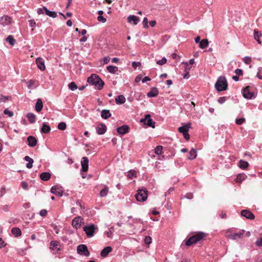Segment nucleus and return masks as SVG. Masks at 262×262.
Returning a JSON list of instances; mask_svg holds the SVG:
<instances>
[{
    "label": "nucleus",
    "mask_w": 262,
    "mask_h": 262,
    "mask_svg": "<svg viewBox=\"0 0 262 262\" xmlns=\"http://www.w3.org/2000/svg\"><path fill=\"white\" fill-rule=\"evenodd\" d=\"M88 82L90 84L95 85L99 90L102 89L104 84V82L99 76L94 74L88 78Z\"/></svg>",
    "instance_id": "obj_1"
},
{
    "label": "nucleus",
    "mask_w": 262,
    "mask_h": 262,
    "mask_svg": "<svg viewBox=\"0 0 262 262\" xmlns=\"http://www.w3.org/2000/svg\"><path fill=\"white\" fill-rule=\"evenodd\" d=\"M206 235L205 233L202 232H199L194 235L191 236L186 241V245L190 246L193 244H195L196 243L200 242L202 239H204L206 237Z\"/></svg>",
    "instance_id": "obj_2"
},
{
    "label": "nucleus",
    "mask_w": 262,
    "mask_h": 262,
    "mask_svg": "<svg viewBox=\"0 0 262 262\" xmlns=\"http://www.w3.org/2000/svg\"><path fill=\"white\" fill-rule=\"evenodd\" d=\"M227 82L225 77H220L215 83V87L218 91H223L227 88Z\"/></svg>",
    "instance_id": "obj_3"
},
{
    "label": "nucleus",
    "mask_w": 262,
    "mask_h": 262,
    "mask_svg": "<svg viewBox=\"0 0 262 262\" xmlns=\"http://www.w3.org/2000/svg\"><path fill=\"white\" fill-rule=\"evenodd\" d=\"M244 232H245L244 230H242L237 233H233L232 232L231 230H228L226 232V236L228 238H230V239H231L233 240H236L237 239L241 238L243 236Z\"/></svg>",
    "instance_id": "obj_4"
},
{
    "label": "nucleus",
    "mask_w": 262,
    "mask_h": 262,
    "mask_svg": "<svg viewBox=\"0 0 262 262\" xmlns=\"http://www.w3.org/2000/svg\"><path fill=\"white\" fill-rule=\"evenodd\" d=\"M135 196L138 201L144 202L147 198V191L145 189H139Z\"/></svg>",
    "instance_id": "obj_5"
},
{
    "label": "nucleus",
    "mask_w": 262,
    "mask_h": 262,
    "mask_svg": "<svg viewBox=\"0 0 262 262\" xmlns=\"http://www.w3.org/2000/svg\"><path fill=\"white\" fill-rule=\"evenodd\" d=\"M97 228L94 224L89 225L83 227V229L86 236L89 237H92Z\"/></svg>",
    "instance_id": "obj_6"
},
{
    "label": "nucleus",
    "mask_w": 262,
    "mask_h": 262,
    "mask_svg": "<svg viewBox=\"0 0 262 262\" xmlns=\"http://www.w3.org/2000/svg\"><path fill=\"white\" fill-rule=\"evenodd\" d=\"M141 122L143 123L144 124L147 125L149 127H151L152 128L155 127V123L152 119H151L150 115L147 114L145 115L144 118L141 120Z\"/></svg>",
    "instance_id": "obj_7"
},
{
    "label": "nucleus",
    "mask_w": 262,
    "mask_h": 262,
    "mask_svg": "<svg viewBox=\"0 0 262 262\" xmlns=\"http://www.w3.org/2000/svg\"><path fill=\"white\" fill-rule=\"evenodd\" d=\"M77 253L81 255L89 256L90 255V252L88 250V247L85 245L81 244L77 247Z\"/></svg>",
    "instance_id": "obj_8"
},
{
    "label": "nucleus",
    "mask_w": 262,
    "mask_h": 262,
    "mask_svg": "<svg viewBox=\"0 0 262 262\" xmlns=\"http://www.w3.org/2000/svg\"><path fill=\"white\" fill-rule=\"evenodd\" d=\"M83 223V219L80 216H77L72 220V225L73 228L77 229L80 228Z\"/></svg>",
    "instance_id": "obj_9"
},
{
    "label": "nucleus",
    "mask_w": 262,
    "mask_h": 262,
    "mask_svg": "<svg viewBox=\"0 0 262 262\" xmlns=\"http://www.w3.org/2000/svg\"><path fill=\"white\" fill-rule=\"evenodd\" d=\"M250 86H246L243 90V94L244 98L248 99L255 97L254 93L250 91Z\"/></svg>",
    "instance_id": "obj_10"
},
{
    "label": "nucleus",
    "mask_w": 262,
    "mask_h": 262,
    "mask_svg": "<svg viewBox=\"0 0 262 262\" xmlns=\"http://www.w3.org/2000/svg\"><path fill=\"white\" fill-rule=\"evenodd\" d=\"M81 170L84 172H86L89 168V159L87 157H84L82 158L81 161Z\"/></svg>",
    "instance_id": "obj_11"
},
{
    "label": "nucleus",
    "mask_w": 262,
    "mask_h": 262,
    "mask_svg": "<svg viewBox=\"0 0 262 262\" xmlns=\"http://www.w3.org/2000/svg\"><path fill=\"white\" fill-rule=\"evenodd\" d=\"M241 215L250 220H253L255 218L254 215L249 210H243L241 212Z\"/></svg>",
    "instance_id": "obj_12"
},
{
    "label": "nucleus",
    "mask_w": 262,
    "mask_h": 262,
    "mask_svg": "<svg viewBox=\"0 0 262 262\" xmlns=\"http://www.w3.org/2000/svg\"><path fill=\"white\" fill-rule=\"evenodd\" d=\"M36 63L39 70L41 71H44L45 70V60L43 58L40 57L37 58L36 59Z\"/></svg>",
    "instance_id": "obj_13"
},
{
    "label": "nucleus",
    "mask_w": 262,
    "mask_h": 262,
    "mask_svg": "<svg viewBox=\"0 0 262 262\" xmlns=\"http://www.w3.org/2000/svg\"><path fill=\"white\" fill-rule=\"evenodd\" d=\"M106 126L103 123L100 124L96 127V132L98 135H103L106 131Z\"/></svg>",
    "instance_id": "obj_14"
},
{
    "label": "nucleus",
    "mask_w": 262,
    "mask_h": 262,
    "mask_svg": "<svg viewBox=\"0 0 262 262\" xmlns=\"http://www.w3.org/2000/svg\"><path fill=\"white\" fill-rule=\"evenodd\" d=\"M11 20L12 19L10 17L7 15H4L1 17L0 23L3 26H7L11 24Z\"/></svg>",
    "instance_id": "obj_15"
},
{
    "label": "nucleus",
    "mask_w": 262,
    "mask_h": 262,
    "mask_svg": "<svg viewBox=\"0 0 262 262\" xmlns=\"http://www.w3.org/2000/svg\"><path fill=\"white\" fill-rule=\"evenodd\" d=\"M117 132L120 135H124L129 132V126L127 125H123L117 128Z\"/></svg>",
    "instance_id": "obj_16"
},
{
    "label": "nucleus",
    "mask_w": 262,
    "mask_h": 262,
    "mask_svg": "<svg viewBox=\"0 0 262 262\" xmlns=\"http://www.w3.org/2000/svg\"><path fill=\"white\" fill-rule=\"evenodd\" d=\"M51 192L53 194L58 195L59 196H62L63 194V191L60 188H58L55 186L52 187L51 189Z\"/></svg>",
    "instance_id": "obj_17"
},
{
    "label": "nucleus",
    "mask_w": 262,
    "mask_h": 262,
    "mask_svg": "<svg viewBox=\"0 0 262 262\" xmlns=\"http://www.w3.org/2000/svg\"><path fill=\"white\" fill-rule=\"evenodd\" d=\"M127 20L129 23L136 25L139 22L140 19L137 16L133 15L128 16Z\"/></svg>",
    "instance_id": "obj_18"
},
{
    "label": "nucleus",
    "mask_w": 262,
    "mask_h": 262,
    "mask_svg": "<svg viewBox=\"0 0 262 262\" xmlns=\"http://www.w3.org/2000/svg\"><path fill=\"white\" fill-rule=\"evenodd\" d=\"M28 144L30 147H34L36 145L37 143V140L33 136H29L27 138Z\"/></svg>",
    "instance_id": "obj_19"
},
{
    "label": "nucleus",
    "mask_w": 262,
    "mask_h": 262,
    "mask_svg": "<svg viewBox=\"0 0 262 262\" xmlns=\"http://www.w3.org/2000/svg\"><path fill=\"white\" fill-rule=\"evenodd\" d=\"M159 93V91L157 88L154 87L151 88L150 91L147 93V96L149 98L155 97Z\"/></svg>",
    "instance_id": "obj_20"
},
{
    "label": "nucleus",
    "mask_w": 262,
    "mask_h": 262,
    "mask_svg": "<svg viewBox=\"0 0 262 262\" xmlns=\"http://www.w3.org/2000/svg\"><path fill=\"white\" fill-rule=\"evenodd\" d=\"M60 245L59 242L53 241L50 243V248L52 250H59Z\"/></svg>",
    "instance_id": "obj_21"
},
{
    "label": "nucleus",
    "mask_w": 262,
    "mask_h": 262,
    "mask_svg": "<svg viewBox=\"0 0 262 262\" xmlns=\"http://www.w3.org/2000/svg\"><path fill=\"white\" fill-rule=\"evenodd\" d=\"M191 127V123H188L183 126H181L178 128L179 132L182 133L183 135L187 133L189 131V129Z\"/></svg>",
    "instance_id": "obj_22"
},
{
    "label": "nucleus",
    "mask_w": 262,
    "mask_h": 262,
    "mask_svg": "<svg viewBox=\"0 0 262 262\" xmlns=\"http://www.w3.org/2000/svg\"><path fill=\"white\" fill-rule=\"evenodd\" d=\"M112 251V248L110 246L105 247L101 251L100 255L102 257H105Z\"/></svg>",
    "instance_id": "obj_23"
},
{
    "label": "nucleus",
    "mask_w": 262,
    "mask_h": 262,
    "mask_svg": "<svg viewBox=\"0 0 262 262\" xmlns=\"http://www.w3.org/2000/svg\"><path fill=\"white\" fill-rule=\"evenodd\" d=\"M24 160L28 162V163L26 164V167L28 168H31L33 167V163L34 162L33 159L30 157L27 156H25L24 158Z\"/></svg>",
    "instance_id": "obj_24"
},
{
    "label": "nucleus",
    "mask_w": 262,
    "mask_h": 262,
    "mask_svg": "<svg viewBox=\"0 0 262 262\" xmlns=\"http://www.w3.org/2000/svg\"><path fill=\"white\" fill-rule=\"evenodd\" d=\"M51 178V174L48 172H44L40 174V178L45 181H48Z\"/></svg>",
    "instance_id": "obj_25"
},
{
    "label": "nucleus",
    "mask_w": 262,
    "mask_h": 262,
    "mask_svg": "<svg viewBox=\"0 0 262 262\" xmlns=\"http://www.w3.org/2000/svg\"><path fill=\"white\" fill-rule=\"evenodd\" d=\"M125 100L126 99L125 97L122 95H119L115 99L116 103L117 104H123L125 102Z\"/></svg>",
    "instance_id": "obj_26"
},
{
    "label": "nucleus",
    "mask_w": 262,
    "mask_h": 262,
    "mask_svg": "<svg viewBox=\"0 0 262 262\" xmlns=\"http://www.w3.org/2000/svg\"><path fill=\"white\" fill-rule=\"evenodd\" d=\"M51 128L49 125L46 123H43L41 128V132L44 134H48L50 132Z\"/></svg>",
    "instance_id": "obj_27"
},
{
    "label": "nucleus",
    "mask_w": 262,
    "mask_h": 262,
    "mask_svg": "<svg viewBox=\"0 0 262 262\" xmlns=\"http://www.w3.org/2000/svg\"><path fill=\"white\" fill-rule=\"evenodd\" d=\"M11 232L16 237H19L21 235V230L19 228H13L11 229Z\"/></svg>",
    "instance_id": "obj_28"
},
{
    "label": "nucleus",
    "mask_w": 262,
    "mask_h": 262,
    "mask_svg": "<svg viewBox=\"0 0 262 262\" xmlns=\"http://www.w3.org/2000/svg\"><path fill=\"white\" fill-rule=\"evenodd\" d=\"M43 107V104L41 100L40 99H38L37 100L36 105H35V110L37 112H39L41 111Z\"/></svg>",
    "instance_id": "obj_29"
},
{
    "label": "nucleus",
    "mask_w": 262,
    "mask_h": 262,
    "mask_svg": "<svg viewBox=\"0 0 262 262\" xmlns=\"http://www.w3.org/2000/svg\"><path fill=\"white\" fill-rule=\"evenodd\" d=\"M101 116L103 119H107L111 116V114L109 110H103L101 113Z\"/></svg>",
    "instance_id": "obj_30"
},
{
    "label": "nucleus",
    "mask_w": 262,
    "mask_h": 262,
    "mask_svg": "<svg viewBox=\"0 0 262 262\" xmlns=\"http://www.w3.org/2000/svg\"><path fill=\"white\" fill-rule=\"evenodd\" d=\"M209 42L207 39H202L199 43V47L201 49H205L208 46Z\"/></svg>",
    "instance_id": "obj_31"
},
{
    "label": "nucleus",
    "mask_w": 262,
    "mask_h": 262,
    "mask_svg": "<svg viewBox=\"0 0 262 262\" xmlns=\"http://www.w3.org/2000/svg\"><path fill=\"white\" fill-rule=\"evenodd\" d=\"M45 13L47 15L49 16L50 17H51L52 18H55L57 17V13L55 11H51L49 10H48L46 7H45Z\"/></svg>",
    "instance_id": "obj_32"
},
{
    "label": "nucleus",
    "mask_w": 262,
    "mask_h": 262,
    "mask_svg": "<svg viewBox=\"0 0 262 262\" xmlns=\"http://www.w3.org/2000/svg\"><path fill=\"white\" fill-rule=\"evenodd\" d=\"M196 150L194 148H192L189 152V156L188 159L192 160L196 157Z\"/></svg>",
    "instance_id": "obj_33"
},
{
    "label": "nucleus",
    "mask_w": 262,
    "mask_h": 262,
    "mask_svg": "<svg viewBox=\"0 0 262 262\" xmlns=\"http://www.w3.org/2000/svg\"><path fill=\"white\" fill-rule=\"evenodd\" d=\"M247 178V176L244 173H240L237 176L236 181L238 183L242 182Z\"/></svg>",
    "instance_id": "obj_34"
},
{
    "label": "nucleus",
    "mask_w": 262,
    "mask_h": 262,
    "mask_svg": "<svg viewBox=\"0 0 262 262\" xmlns=\"http://www.w3.org/2000/svg\"><path fill=\"white\" fill-rule=\"evenodd\" d=\"M238 166L242 169H246L249 166V163L245 161L241 160L239 162Z\"/></svg>",
    "instance_id": "obj_35"
},
{
    "label": "nucleus",
    "mask_w": 262,
    "mask_h": 262,
    "mask_svg": "<svg viewBox=\"0 0 262 262\" xmlns=\"http://www.w3.org/2000/svg\"><path fill=\"white\" fill-rule=\"evenodd\" d=\"M27 117L31 123L35 122L36 120V116L33 113H29L27 114Z\"/></svg>",
    "instance_id": "obj_36"
},
{
    "label": "nucleus",
    "mask_w": 262,
    "mask_h": 262,
    "mask_svg": "<svg viewBox=\"0 0 262 262\" xmlns=\"http://www.w3.org/2000/svg\"><path fill=\"white\" fill-rule=\"evenodd\" d=\"M262 36L261 34H259V32L257 30H255L254 31V39L257 41L259 44H261V41L259 39V37Z\"/></svg>",
    "instance_id": "obj_37"
},
{
    "label": "nucleus",
    "mask_w": 262,
    "mask_h": 262,
    "mask_svg": "<svg viewBox=\"0 0 262 262\" xmlns=\"http://www.w3.org/2000/svg\"><path fill=\"white\" fill-rule=\"evenodd\" d=\"M6 40L8 41L11 46H14L16 43V40L14 38L12 35H9L6 38Z\"/></svg>",
    "instance_id": "obj_38"
},
{
    "label": "nucleus",
    "mask_w": 262,
    "mask_h": 262,
    "mask_svg": "<svg viewBox=\"0 0 262 262\" xmlns=\"http://www.w3.org/2000/svg\"><path fill=\"white\" fill-rule=\"evenodd\" d=\"M108 192V187L107 186H105L104 188L102 189L100 192V196L101 197L105 196Z\"/></svg>",
    "instance_id": "obj_39"
},
{
    "label": "nucleus",
    "mask_w": 262,
    "mask_h": 262,
    "mask_svg": "<svg viewBox=\"0 0 262 262\" xmlns=\"http://www.w3.org/2000/svg\"><path fill=\"white\" fill-rule=\"evenodd\" d=\"M106 69L109 72L113 74H115L118 71V68L113 66H108Z\"/></svg>",
    "instance_id": "obj_40"
},
{
    "label": "nucleus",
    "mask_w": 262,
    "mask_h": 262,
    "mask_svg": "<svg viewBox=\"0 0 262 262\" xmlns=\"http://www.w3.org/2000/svg\"><path fill=\"white\" fill-rule=\"evenodd\" d=\"M127 176L129 179H132L133 178H135L137 177V173L136 171L131 170L129 171Z\"/></svg>",
    "instance_id": "obj_41"
},
{
    "label": "nucleus",
    "mask_w": 262,
    "mask_h": 262,
    "mask_svg": "<svg viewBox=\"0 0 262 262\" xmlns=\"http://www.w3.org/2000/svg\"><path fill=\"white\" fill-rule=\"evenodd\" d=\"M58 128L61 130H64L66 129L67 127V124L64 122H60L58 124L57 126Z\"/></svg>",
    "instance_id": "obj_42"
},
{
    "label": "nucleus",
    "mask_w": 262,
    "mask_h": 262,
    "mask_svg": "<svg viewBox=\"0 0 262 262\" xmlns=\"http://www.w3.org/2000/svg\"><path fill=\"white\" fill-rule=\"evenodd\" d=\"M162 149L163 148L162 146H157L155 149V154L158 155H161L162 152Z\"/></svg>",
    "instance_id": "obj_43"
},
{
    "label": "nucleus",
    "mask_w": 262,
    "mask_h": 262,
    "mask_svg": "<svg viewBox=\"0 0 262 262\" xmlns=\"http://www.w3.org/2000/svg\"><path fill=\"white\" fill-rule=\"evenodd\" d=\"M68 87L69 89H70L72 91H74L75 90L78 88L77 86L76 85V83L74 82H72L70 83L68 85Z\"/></svg>",
    "instance_id": "obj_44"
},
{
    "label": "nucleus",
    "mask_w": 262,
    "mask_h": 262,
    "mask_svg": "<svg viewBox=\"0 0 262 262\" xmlns=\"http://www.w3.org/2000/svg\"><path fill=\"white\" fill-rule=\"evenodd\" d=\"M10 99V97L5 96L2 95H0V103L5 102L6 101Z\"/></svg>",
    "instance_id": "obj_45"
},
{
    "label": "nucleus",
    "mask_w": 262,
    "mask_h": 262,
    "mask_svg": "<svg viewBox=\"0 0 262 262\" xmlns=\"http://www.w3.org/2000/svg\"><path fill=\"white\" fill-rule=\"evenodd\" d=\"M243 61L246 64H249L252 61V59H251V58L250 57H249V56H246L244 58H243Z\"/></svg>",
    "instance_id": "obj_46"
},
{
    "label": "nucleus",
    "mask_w": 262,
    "mask_h": 262,
    "mask_svg": "<svg viewBox=\"0 0 262 262\" xmlns=\"http://www.w3.org/2000/svg\"><path fill=\"white\" fill-rule=\"evenodd\" d=\"M4 113L5 115H8L10 117H13L14 115L13 112L9 111L8 108L4 110Z\"/></svg>",
    "instance_id": "obj_47"
},
{
    "label": "nucleus",
    "mask_w": 262,
    "mask_h": 262,
    "mask_svg": "<svg viewBox=\"0 0 262 262\" xmlns=\"http://www.w3.org/2000/svg\"><path fill=\"white\" fill-rule=\"evenodd\" d=\"M152 241L151 238L149 236H147L144 238V242L145 244L149 245Z\"/></svg>",
    "instance_id": "obj_48"
},
{
    "label": "nucleus",
    "mask_w": 262,
    "mask_h": 262,
    "mask_svg": "<svg viewBox=\"0 0 262 262\" xmlns=\"http://www.w3.org/2000/svg\"><path fill=\"white\" fill-rule=\"evenodd\" d=\"M113 228H111L109 229L108 231L105 232V233L108 237L112 238V236H113Z\"/></svg>",
    "instance_id": "obj_49"
},
{
    "label": "nucleus",
    "mask_w": 262,
    "mask_h": 262,
    "mask_svg": "<svg viewBox=\"0 0 262 262\" xmlns=\"http://www.w3.org/2000/svg\"><path fill=\"white\" fill-rule=\"evenodd\" d=\"M166 58L165 57H163L161 60L158 61L157 63L159 65H163L166 63Z\"/></svg>",
    "instance_id": "obj_50"
},
{
    "label": "nucleus",
    "mask_w": 262,
    "mask_h": 262,
    "mask_svg": "<svg viewBox=\"0 0 262 262\" xmlns=\"http://www.w3.org/2000/svg\"><path fill=\"white\" fill-rule=\"evenodd\" d=\"M246 121L245 119L244 118H239L236 119V123L238 125H241L243 124L244 122H245Z\"/></svg>",
    "instance_id": "obj_51"
},
{
    "label": "nucleus",
    "mask_w": 262,
    "mask_h": 262,
    "mask_svg": "<svg viewBox=\"0 0 262 262\" xmlns=\"http://www.w3.org/2000/svg\"><path fill=\"white\" fill-rule=\"evenodd\" d=\"M143 27L145 28H147L148 27V19L147 17H144L143 20Z\"/></svg>",
    "instance_id": "obj_52"
},
{
    "label": "nucleus",
    "mask_w": 262,
    "mask_h": 262,
    "mask_svg": "<svg viewBox=\"0 0 262 262\" xmlns=\"http://www.w3.org/2000/svg\"><path fill=\"white\" fill-rule=\"evenodd\" d=\"M45 7H43V8H39L37 9V12L38 14H41L45 13Z\"/></svg>",
    "instance_id": "obj_53"
},
{
    "label": "nucleus",
    "mask_w": 262,
    "mask_h": 262,
    "mask_svg": "<svg viewBox=\"0 0 262 262\" xmlns=\"http://www.w3.org/2000/svg\"><path fill=\"white\" fill-rule=\"evenodd\" d=\"M97 19L99 21H101L103 23H104L105 22H106V18H105L103 16H102V15L101 16H98V17H97Z\"/></svg>",
    "instance_id": "obj_54"
},
{
    "label": "nucleus",
    "mask_w": 262,
    "mask_h": 262,
    "mask_svg": "<svg viewBox=\"0 0 262 262\" xmlns=\"http://www.w3.org/2000/svg\"><path fill=\"white\" fill-rule=\"evenodd\" d=\"M39 214L42 217L46 216L47 214V210H46V209L41 210L39 212Z\"/></svg>",
    "instance_id": "obj_55"
},
{
    "label": "nucleus",
    "mask_w": 262,
    "mask_h": 262,
    "mask_svg": "<svg viewBox=\"0 0 262 262\" xmlns=\"http://www.w3.org/2000/svg\"><path fill=\"white\" fill-rule=\"evenodd\" d=\"M34 84V81L33 80H30L27 82V87L28 88H31V87Z\"/></svg>",
    "instance_id": "obj_56"
},
{
    "label": "nucleus",
    "mask_w": 262,
    "mask_h": 262,
    "mask_svg": "<svg viewBox=\"0 0 262 262\" xmlns=\"http://www.w3.org/2000/svg\"><path fill=\"white\" fill-rule=\"evenodd\" d=\"M255 244L257 246L261 247L262 246V237L258 238L255 242Z\"/></svg>",
    "instance_id": "obj_57"
},
{
    "label": "nucleus",
    "mask_w": 262,
    "mask_h": 262,
    "mask_svg": "<svg viewBox=\"0 0 262 262\" xmlns=\"http://www.w3.org/2000/svg\"><path fill=\"white\" fill-rule=\"evenodd\" d=\"M235 73H236V75L238 76L242 75L243 74V72L242 70L239 69H236L235 70Z\"/></svg>",
    "instance_id": "obj_58"
},
{
    "label": "nucleus",
    "mask_w": 262,
    "mask_h": 262,
    "mask_svg": "<svg viewBox=\"0 0 262 262\" xmlns=\"http://www.w3.org/2000/svg\"><path fill=\"white\" fill-rule=\"evenodd\" d=\"M29 22L31 27H34L36 26V23L34 19L29 20Z\"/></svg>",
    "instance_id": "obj_59"
},
{
    "label": "nucleus",
    "mask_w": 262,
    "mask_h": 262,
    "mask_svg": "<svg viewBox=\"0 0 262 262\" xmlns=\"http://www.w3.org/2000/svg\"><path fill=\"white\" fill-rule=\"evenodd\" d=\"M141 65V63L139 62H135L134 61L132 62V66L134 69H136L137 67H139Z\"/></svg>",
    "instance_id": "obj_60"
},
{
    "label": "nucleus",
    "mask_w": 262,
    "mask_h": 262,
    "mask_svg": "<svg viewBox=\"0 0 262 262\" xmlns=\"http://www.w3.org/2000/svg\"><path fill=\"white\" fill-rule=\"evenodd\" d=\"M226 101V98L225 97H220L218 99L217 101L221 104H223Z\"/></svg>",
    "instance_id": "obj_61"
},
{
    "label": "nucleus",
    "mask_w": 262,
    "mask_h": 262,
    "mask_svg": "<svg viewBox=\"0 0 262 262\" xmlns=\"http://www.w3.org/2000/svg\"><path fill=\"white\" fill-rule=\"evenodd\" d=\"M21 186L24 189H26V190L28 189V183L26 182H22Z\"/></svg>",
    "instance_id": "obj_62"
},
{
    "label": "nucleus",
    "mask_w": 262,
    "mask_h": 262,
    "mask_svg": "<svg viewBox=\"0 0 262 262\" xmlns=\"http://www.w3.org/2000/svg\"><path fill=\"white\" fill-rule=\"evenodd\" d=\"M193 194L192 193H187L185 195V197L188 199H191L193 198Z\"/></svg>",
    "instance_id": "obj_63"
},
{
    "label": "nucleus",
    "mask_w": 262,
    "mask_h": 262,
    "mask_svg": "<svg viewBox=\"0 0 262 262\" xmlns=\"http://www.w3.org/2000/svg\"><path fill=\"white\" fill-rule=\"evenodd\" d=\"M150 80H151V79H150V78L149 77H148V76H145V77H144V78H143V79H142V82L143 83H145V82H146V81H150Z\"/></svg>",
    "instance_id": "obj_64"
}]
</instances>
